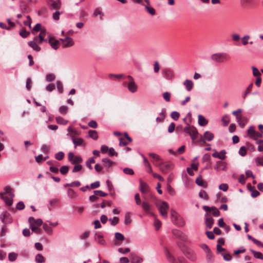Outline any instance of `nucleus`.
<instances>
[{
	"instance_id": "obj_21",
	"label": "nucleus",
	"mask_w": 263,
	"mask_h": 263,
	"mask_svg": "<svg viewBox=\"0 0 263 263\" xmlns=\"http://www.w3.org/2000/svg\"><path fill=\"white\" fill-rule=\"evenodd\" d=\"M95 239L96 241L103 246L106 245V241L103 238V235L100 233H96L95 234Z\"/></svg>"
},
{
	"instance_id": "obj_37",
	"label": "nucleus",
	"mask_w": 263,
	"mask_h": 263,
	"mask_svg": "<svg viewBox=\"0 0 263 263\" xmlns=\"http://www.w3.org/2000/svg\"><path fill=\"white\" fill-rule=\"evenodd\" d=\"M39 227L40 226L35 225H30V228L31 230L37 234H40L42 233V230L39 228Z\"/></svg>"
},
{
	"instance_id": "obj_61",
	"label": "nucleus",
	"mask_w": 263,
	"mask_h": 263,
	"mask_svg": "<svg viewBox=\"0 0 263 263\" xmlns=\"http://www.w3.org/2000/svg\"><path fill=\"white\" fill-rule=\"evenodd\" d=\"M123 172L127 175H132L134 174V171L130 168L126 167L123 169Z\"/></svg>"
},
{
	"instance_id": "obj_20",
	"label": "nucleus",
	"mask_w": 263,
	"mask_h": 263,
	"mask_svg": "<svg viewBox=\"0 0 263 263\" xmlns=\"http://www.w3.org/2000/svg\"><path fill=\"white\" fill-rule=\"evenodd\" d=\"M49 5L52 9H59L61 7V4L60 0H50Z\"/></svg>"
},
{
	"instance_id": "obj_47",
	"label": "nucleus",
	"mask_w": 263,
	"mask_h": 263,
	"mask_svg": "<svg viewBox=\"0 0 263 263\" xmlns=\"http://www.w3.org/2000/svg\"><path fill=\"white\" fill-rule=\"evenodd\" d=\"M74 166L72 169V172L73 173H76L80 171L82 168V166L80 164H74Z\"/></svg>"
},
{
	"instance_id": "obj_2",
	"label": "nucleus",
	"mask_w": 263,
	"mask_h": 263,
	"mask_svg": "<svg viewBox=\"0 0 263 263\" xmlns=\"http://www.w3.org/2000/svg\"><path fill=\"white\" fill-rule=\"evenodd\" d=\"M171 216L172 222L176 226L182 227L185 222L183 218L174 210H171Z\"/></svg>"
},
{
	"instance_id": "obj_8",
	"label": "nucleus",
	"mask_w": 263,
	"mask_h": 263,
	"mask_svg": "<svg viewBox=\"0 0 263 263\" xmlns=\"http://www.w3.org/2000/svg\"><path fill=\"white\" fill-rule=\"evenodd\" d=\"M162 74L164 78L167 80H172L174 78L173 71L168 68L163 69L162 70Z\"/></svg>"
},
{
	"instance_id": "obj_40",
	"label": "nucleus",
	"mask_w": 263,
	"mask_h": 263,
	"mask_svg": "<svg viewBox=\"0 0 263 263\" xmlns=\"http://www.w3.org/2000/svg\"><path fill=\"white\" fill-rule=\"evenodd\" d=\"M17 257V254L14 252H11L8 254V259L10 261H15Z\"/></svg>"
},
{
	"instance_id": "obj_1",
	"label": "nucleus",
	"mask_w": 263,
	"mask_h": 263,
	"mask_svg": "<svg viewBox=\"0 0 263 263\" xmlns=\"http://www.w3.org/2000/svg\"><path fill=\"white\" fill-rule=\"evenodd\" d=\"M161 215L164 218L168 217V204L164 201H160L156 204Z\"/></svg>"
},
{
	"instance_id": "obj_44",
	"label": "nucleus",
	"mask_w": 263,
	"mask_h": 263,
	"mask_svg": "<svg viewBox=\"0 0 263 263\" xmlns=\"http://www.w3.org/2000/svg\"><path fill=\"white\" fill-rule=\"evenodd\" d=\"M148 155L157 162H159L161 160L160 156L155 153H149Z\"/></svg>"
},
{
	"instance_id": "obj_17",
	"label": "nucleus",
	"mask_w": 263,
	"mask_h": 263,
	"mask_svg": "<svg viewBox=\"0 0 263 263\" xmlns=\"http://www.w3.org/2000/svg\"><path fill=\"white\" fill-rule=\"evenodd\" d=\"M28 222L30 225H35L41 226L43 223L41 219H35L33 217H30L28 218Z\"/></svg>"
},
{
	"instance_id": "obj_39",
	"label": "nucleus",
	"mask_w": 263,
	"mask_h": 263,
	"mask_svg": "<svg viewBox=\"0 0 263 263\" xmlns=\"http://www.w3.org/2000/svg\"><path fill=\"white\" fill-rule=\"evenodd\" d=\"M56 121L59 124L65 125L68 123V121L65 120L63 117L59 116L56 117Z\"/></svg>"
},
{
	"instance_id": "obj_30",
	"label": "nucleus",
	"mask_w": 263,
	"mask_h": 263,
	"mask_svg": "<svg viewBox=\"0 0 263 263\" xmlns=\"http://www.w3.org/2000/svg\"><path fill=\"white\" fill-rule=\"evenodd\" d=\"M67 196L69 198L73 199L76 198L78 195L77 193L72 189H68L67 190Z\"/></svg>"
},
{
	"instance_id": "obj_38",
	"label": "nucleus",
	"mask_w": 263,
	"mask_h": 263,
	"mask_svg": "<svg viewBox=\"0 0 263 263\" xmlns=\"http://www.w3.org/2000/svg\"><path fill=\"white\" fill-rule=\"evenodd\" d=\"M35 261L37 263H43L45 261L44 257L41 254H37L35 256Z\"/></svg>"
},
{
	"instance_id": "obj_5",
	"label": "nucleus",
	"mask_w": 263,
	"mask_h": 263,
	"mask_svg": "<svg viewBox=\"0 0 263 263\" xmlns=\"http://www.w3.org/2000/svg\"><path fill=\"white\" fill-rule=\"evenodd\" d=\"M135 199L136 201V203L137 205H141L143 209L146 212H149L151 210V205L147 202L143 201L141 202L139 195L138 194H136L135 195Z\"/></svg>"
},
{
	"instance_id": "obj_53",
	"label": "nucleus",
	"mask_w": 263,
	"mask_h": 263,
	"mask_svg": "<svg viewBox=\"0 0 263 263\" xmlns=\"http://www.w3.org/2000/svg\"><path fill=\"white\" fill-rule=\"evenodd\" d=\"M250 36L249 35H245L242 39V44L243 45H246L247 44L249 43V40L250 39Z\"/></svg>"
},
{
	"instance_id": "obj_51",
	"label": "nucleus",
	"mask_w": 263,
	"mask_h": 263,
	"mask_svg": "<svg viewBox=\"0 0 263 263\" xmlns=\"http://www.w3.org/2000/svg\"><path fill=\"white\" fill-rule=\"evenodd\" d=\"M64 153L62 152H59L55 154V158L58 160H61L64 158Z\"/></svg>"
},
{
	"instance_id": "obj_60",
	"label": "nucleus",
	"mask_w": 263,
	"mask_h": 263,
	"mask_svg": "<svg viewBox=\"0 0 263 263\" xmlns=\"http://www.w3.org/2000/svg\"><path fill=\"white\" fill-rule=\"evenodd\" d=\"M163 99L166 102L170 101L171 93L168 92H165L163 93Z\"/></svg>"
},
{
	"instance_id": "obj_46",
	"label": "nucleus",
	"mask_w": 263,
	"mask_h": 263,
	"mask_svg": "<svg viewBox=\"0 0 263 263\" xmlns=\"http://www.w3.org/2000/svg\"><path fill=\"white\" fill-rule=\"evenodd\" d=\"M55 79V76L54 74L50 73L47 74L46 76V81L47 82H52Z\"/></svg>"
},
{
	"instance_id": "obj_52",
	"label": "nucleus",
	"mask_w": 263,
	"mask_h": 263,
	"mask_svg": "<svg viewBox=\"0 0 263 263\" xmlns=\"http://www.w3.org/2000/svg\"><path fill=\"white\" fill-rule=\"evenodd\" d=\"M253 74L254 76L256 77H259L261 76V73L259 70L255 67H252Z\"/></svg>"
},
{
	"instance_id": "obj_59",
	"label": "nucleus",
	"mask_w": 263,
	"mask_h": 263,
	"mask_svg": "<svg viewBox=\"0 0 263 263\" xmlns=\"http://www.w3.org/2000/svg\"><path fill=\"white\" fill-rule=\"evenodd\" d=\"M115 238L118 240H123L124 239V236L123 234L119 232H117L115 234Z\"/></svg>"
},
{
	"instance_id": "obj_63",
	"label": "nucleus",
	"mask_w": 263,
	"mask_h": 263,
	"mask_svg": "<svg viewBox=\"0 0 263 263\" xmlns=\"http://www.w3.org/2000/svg\"><path fill=\"white\" fill-rule=\"evenodd\" d=\"M255 162L257 165L263 166V157L256 158L255 159Z\"/></svg>"
},
{
	"instance_id": "obj_25",
	"label": "nucleus",
	"mask_w": 263,
	"mask_h": 263,
	"mask_svg": "<svg viewBox=\"0 0 263 263\" xmlns=\"http://www.w3.org/2000/svg\"><path fill=\"white\" fill-rule=\"evenodd\" d=\"M196 184L200 186H202L204 188L207 187V183L203 181L201 175H199L196 179L195 181Z\"/></svg>"
},
{
	"instance_id": "obj_49",
	"label": "nucleus",
	"mask_w": 263,
	"mask_h": 263,
	"mask_svg": "<svg viewBox=\"0 0 263 263\" xmlns=\"http://www.w3.org/2000/svg\"><path fill=\"white\" fill-rule=\"evenodd\" d=\"M69 170V167L67 165H63L60 168L61 173L64 175L67 173Z\"/></svg>"
},
{
	"instance_id": "obj_58",
	"label": "nucleus",
	"mask_w": 263,
	"mask_h": 263,
	"mask_svg": "<svg viewBox=\"0 0 263 263\" xmlns=\"http://www.w3.org/2000/svg\"><path fill=\"white\" fill-rule=\"evenodd\" d=\"M68 107L65 105L60 106L59 108V111L61 114H65L68 111Z\"/></svg>"
},
{
	"instance_id": "obj_50",
	"label": "nucleus",
	"mask_w": 263,
	"mask_h": 263,
	"mask_svg": "<svg viewBox=\"0 0 263 263\" xmlns=\"http://www.w3.org/2000/svg\"><path fill=\"white\" fill-rule=\"evenodd\" d=\"M57 88L60 93H62L63 91V87L62 83L61 81H58L57 82Z\"/></svg>"
},
{
	"instance_id": "obj_7",
	"label": "nucleus",
	"mask_w": 263,
	"mask_h": 263,
	"mask_svg": "<svg viewBox=\"0 0 263 263\" xmlns=\"http://www.w3.org/2000/svg\"><path fill=\"white\" fill-rule=\"evenodd\" d=\"M248 136L250 138L257 140L258 138L261 137L262 135L254 130V127L251 126L247 130Z\"/></svg>"
},
{
	"instance_id": "obj_43",
	"label": "nucleus",
	"mask_w": 263,
	"mask_h": 263,
	"mask_svg": "<svg viewBox=\"0 0 263 263\" xmlns=\"http://www.w3.org/2000/svg\"><path fill=\"white\" fill-rule=\"evenodd\" d=\"M251 252L253 254L254 256L258 259H262L263 254L259 252L255 251L254 250H251Z\"/></svg>"
},
{
	"instance_id": "obj_29",
	"label": "nucleus",
	"mask_w": 263,
	"mask_h": 263,
	"mask_svg": "<svg viewBox=\"0 0 263 263\" xmlns=\"http://www.w3.org/2000/svg\"><path fill=\"white\" fill-rule=\"evenodd\" d=\"M140 190L143 193H146L148 192V186L146 183L140 181Z\"/></svg>"
},
{
	"instance_id": "obj_13",
	"label": "nucleus",
	"mask_w": 263,
	"mask_h": 263,
	"mask_svg": "<svg viewBox=\"0 0 263 263\" xmlns=\"http://www.w3.org/2000/svg\"><path fill=\"white\" fill-rule=\"evenodd\" d=\"M164 253L167 258V259L170 263H178V261L175 257L171 254L170 251L167 248L164 250Z\"/></svg>"
},
{
	"instance_id": "obj_4",
	"label": "nucleus",
	"mask_w": 263,
	"mask_h": 263,
	"mask_svg": "<svg viewBox=\"0 0 263 263\" xmlns=\"http://www.w3.org/2000/svg\"><path fill=\"white\" fill-rule=\"evenodd\" d=\"M211 59L214 62L222 63L228 60V54L224 52H218L213 54Z\"/></svg>"
},
{
	"instance_id": "obj_16",
	"label": "nucleus",
	"mask_w": 263,
	"mask_h": 263,
	"mask_svg": "<svg viewBox=\"0 0 263 263\" xmlns=\"http://www.w3.org/2000/svg\"><path fill=\"white\" fill-rule=\"evenodd\" d=\"M214 168L217 171H219L220 170L224 171L226 169V164L222 161H218L216 162Z\"/></svg>"
},
{
	"instance_id": "obj_19",
	"label": "nucleus",
	"mask_w": 263,
	"mask_h": 263,
	"mask_svg": "<svg viewBox=\"0 0 263 263\" xmlns=\"http://www.w3.org/2000/svg\"><path fill=\"white\" fill-rule=\"evenodd\" d=\"M214 222V219L208 216V214L205 215V225L207 228L211 229Z\"/></svg>"
},
{
	"instance_id": "obj_31",
	"label": "nucleus",
	"mask_w": 263,
	"mask_h": 263,
	"mask_svg": "<svg viewBox=\"0 0 263 263\" xmlns=\"http://www.w3.org/2000/svg\"><path fill=\"white\" fill-rule=\"evenodd\" d=\"M102 161L103 163V166L107 168L110 167L113 164V162L107 158H103Z\"/></svg>"
},
{
	"instance_id": "obj_36",
	"label": "nucleus",
	"mask_w": 263,
	"mask_h": 263,
	"mask_svg": "<svg viewBox=\"0 0 263 263\" xmlns=\"http://www.w3.org/2000/svg\"><path fill=\"white\" fill-rule=\"evenodd\" d=\"M81 185V182L79 181H74L73 182H71L69 183H66L64 185L65 187L69 186V187H79Z\"/></svg>"
},
{
	"instance_id": "obj_24",
	"label": "nucleus",
	"mask_w": 263,
	"mask_h": 263,
	"mask_svg": "<svg viewBox=\"0 0 263 263\" xmlns=\"http://www.w3.org/2000/svg\"><path fill=\"white\" fill-rule=\"evenodd\" d=\"M205 249L206 251V260L209 263H212L213 261V255L210 251V249L208 246L204 245Z\"/></svg>"
},
{
	"instance_id": "obj_55",
	"label": "nucleus",
	"mask_w": 263,
	"mask_h": 263,
	"mask_svg": "<svg viewBox=\"0 0 263 263\" xmlns=\"http://www.w3.org/2000/svg\"><path fill=\"white\" fill-rule=\"evenodd\" d=\"M94 194L97 196H99L100 197H105L107 196V194L103 192L101 190H96L94 191Z\"/></svg>"
},
{
	"instance_id": "obj_11",
	"label": "nucleus",
	"mask_w": 263,
	"mask_h": 263,
	"mask_svg": "<svg viewBox=\"0 0 263 263\" xmlns=\"http://www.w3.org/2000/svg\"><path fill=\"white\" fill-rule=\"evenodd\" d=\"M184 132L185 133L188 134L190 136H191L192 135H193L194 134H198V133L197 129L195 127L193 126H191L190 125H187V126L184 127Z\"/></svg>"
},
{
	"instance_id": "obj_6",
	"label": "nucleus",
	"mask_w": 263,
	"mask_h": 263,
	"mask_svg": "<svg viewBox=\"0 0 263 263\" xmlns=\"http://www.w3.org/2000/svg\"><path fill=\"white\" fill-rule=\"evenodd\" d=\"M127 78L129 80L127 84L128 90L132 93L136 92L138 90V85L135 82L134 78L130 76H127Z\"/></svg>"
},
{
	"instance_id": "obj_34",
	"label": "nucleus",
	"mask_w": 263,
	"mask_h": 263,
	"mask_svg": "<svg viewBox=\"0 0 263 263\" xmlns=\"http://www.w3.org/2000/svg\"><path fill=\"white\" fill-rule=\"evenodd\" d=\"M214 137L213 134L209 131L205 132L204 134V137L208 141H212Z\"/></svg>"
},
{
	"instance_id": "obj_56",
	"label": "nucleus",
	"mask_w": 263,
	"mask_h": 263,
	"mask_svg": "<svg viewBox=\"0 0 263 263\" xmlns=\"http://www.w3.org/2000/svg\"><path fill=\"white\" fill-rule=\"evenodd\" d=\"M253 84H250L246 90L245 93L243 96V99H245L247 96L251 92L253 87Z\"/></svg>"
},
{
	"instance_id": "obj_54",
	"label": "nucleus",
	"mask_w": 263,
	"mask_h": 263,
	"mask_svg": "<svg viewBox=\"0 0 263 263\" xmlns=\"http://www.w3.org/2000/svg\"><path fill=\"white\" fill-rule=\"evenodd\" d=\"M160 70V66L158 61L155 62L154 64V71L155 73H158Z\"/></svg>"
},
{
	"instance_id": "obj_26",
	"label": "nucleus",
	"mask_w": 263,
	"mask_h": 263,
	"mask_svg": "<svg viewBox=\"0 0 263 263\" xmlns=\"http://www.w3.org/2000/svg\"><path fill=\"white\" fill-rule=\"evenodd\" d=\"M28 45L36 51H39L41 50L40 47L34 41H31L28 43Z\"/></svg>"
},
{
	"instance_id": "obj_12",
	"label": "nucleus",
	"mask_w": 263,
	"mask_h": 263,
	"mask_svg": "<svg viewBox=\"0 0 263 263\" xmlns=\"http://www.w3.org/2000/svg\"><path fill=\"white\" fill-rule=\"evenodd\" d=\"M129 257L131 263H142L143 261L142 258L135 253H131Z\"/></svg>"
},
{
	"instance_id": "obj_10",
	"label": "nucleus",
	"mask_w": 263,
	"mask_h": 263,
	"mask_svg": "<svg viewBox=\"0 0 263 263\" xmlns=\"http://www.w3.org/2000/svg\"><path fill=\"white\" fill-rule=\"evenodd\" d=\"M70 137L74 144V147L76 148L78 146L83 145L84 144L83 140L78 137H74L73 135H70Z\"/></svg>"
},
{
	"instance_id": "obj_14",
	"label": "nucleus",
	"mask_w": 263,
	"mask_h": 263,
	"mask_svg": "<svg viewBox=\"0 0 263 263\" xmlns=\"http://www.w3.org/2000/svg\"><path fill=\"white\" fill-rule=\"evenodd\" d=\"M50 45L54 50L58 49L59 46V41L54 39L53 37H50L48 40Z\"/></svg>"
},
{
	"instance_id": "obj_23",
	"label": "nucleus",
	"mask_w": 263,
	"mask_h": 263,
	"mask_svg": "<svg viewBox=\"0 0 263 263\" xmlns=\"http://www.w3.org/2000/svg\"><path fill=\"white\" fill-rule=\"evenodd\" d=\"M236 120L239 125L241 127H243L247 122V119L241 116H236Z\"/></svg>"
},
{
	"instance_id": "obj_22",
	"label": "nucleus",
	"mask_w": 263,
	"mask_h": 263,
	"mask_svg": "<svg viewBox=\"0 0 263 263\" xmlns=\"http://www.w3.org/2000/svg\"><path fill=\"white\" fill-rule=\"evenodd\" d=\"M183 84L187 91H190L193 89L194 85L193 82L191 80L188 79L185 80Z\"/></svg>"
},
{
	"instance_id": "obj_9",
	"label": "nucleus",
	"mask_w": 263,
	"mask_h": 263,
	"mask_svg": "<svg viewBox=\"0 0 263 263\" xmlns=\"http://www.w3.org/2000/svg\"><path fill=\"white\" fill-rule=\"evenodd\" d=\"M0 219L4 224L10 223L12 222L9 214L7 212H4L0 215Z\"/></svg>"
},
{
	"instance_id": "obj_41",
	"label": "nucleus",
	"mask_w": 263,
	"mask_h": 263,
	"mask_svg": "<svg viewBox=\"0 0 263 263\" xmlns=\"http://www.w3.org/2000/svg\"><path fill=\"white\" fill-rule=\"evenodd\" d=\"M199 196L200 198H201L204 200H208L209 199V197H208V194L203 190L200 191V192L199 193Z\"/></svg>"
},
{
	"instance_id": "obj_57",
	"label": "nucleus",
	"mask_w": 263,
	"mask_h": 263,
	"mask_svg": "<svg viewBox=\"0 0 263 263\" xmlns=\"http://www.w3.org/2000/svg\"><path fill=\"white\" fill-rule=\"evenodd\" d=\"M180 116V114L177 111H173L171 114V117L172 119H173L175 120H177Z\"/></svg>"
},
{
	"instance_id": "obj_28",
	"label": "nucleus",
	"mask_w": 263,
	"mask_h": 263,
	"mask_svg": "<svg viewBox=\"0 0 263 263\" xmlns=\"http://www.w3.org/2000/svg\"><path fill=\"white\" fill-rule=\"evenodd\" d=\"M198 124L199 125L204 126L208 124V121L205 119V118L203 116L199 115H198Z\"/></svg>"
},
{
	"instance_id": "obj_15",
	"label": "nucleus",
	"mask_w": 263,
	"mask_h": 263,
	"mask_svg": "<svg viewBox=\"0 0 263 263\" xmlns=\"http://www.w3.org/2000/svg\"><path fill=\"white\" fill-rule=\"evenodd\" d=\"M215 152L212 154V156L214 158H218L219 159L224 160L226 158V151L221 150L220 153H218L216 150H214Z\"/></svg>"
},
{
	"instance_id": "obj_48",
	"label": "nucleus",
	"mask_w": 263,
	"mask_h": 263,
	"mask_svg": "<svg viewBox=\"0 0 263 263\" xmlns=\"http://www.w3.org/2000/svg\"><path fill=\"white\" fill-rule=\"evenodd\" d=\"M222 121L223 122V126H227L230 122V119L229 116H224L222 118Z\"/></svg>"
},
{
	"instance_id": "obj_35",
	"label": "nucleus",
	"mask_w": 263,
	"mask_h": 263,
	"mask_svg": "<svg viewBox=\"0 0 263 263\" xmlns=\"http://www.w3.org/2000/svg\"><path fill=\"white\" fill-rule=\"evenodd\" d=\"M93 15L95 17H97L98 16V15H99L100 16V18L101 20L103 18V16L104 15V13L103 12H102L100 8H96L95 10H94V12H93Z\"/></svg>"
},
{
	"instance_id": "obj_45",
	"label": "nucleus",
	"mask_w": 263,
	"mask_h": 263,
	"mask_svg": "<svg viewBox=\"0 0 263 263\" xmlns=\"http://www.w3.org/2000/svg\"><path fill=\"white\" fill-rule=\"evenodd\" d=\"M83 161L82 158L80 156H74L73 160L72 161V164H79Z\"/></svg>"
},
{
	"instance_id": "obj_18",
	"label": "nucleus",
	"mask_w": 263,
	"mask_h": 263,
	"mask_svg": "<svg viewBox=\"0 0 263 263\" xmlns=\"http://www.w3.org/2000/svg\"><path fill=\"white\" fill-rule=\"evenodd\" d=\"M65 43H63L62 46L64 48H68L74 45V41L72 39L67 36L65 37Z\"/></svg>"
},
{
	"instance_id": "obj_64",
	"label": "nucleus",
	"mask_w": 263,
	"mask_h": 263,
	"mask_svg": "<svg viewBox=\"0 0 263 263\" xmlns=\"http://www.w3.org/2000/svg\"><path fill=\"white\" fill-rule=\"evenodd\" d=\"M257 143L259 144L258 146V151L259 152H262L263 151V141L261 140H259L257 142Z\"/></svg>"
},
{
	"instance_id": "obj_3",
	"label": "nucleus",
	"mask_w": 263,
	"mask_h": 263,
	"mask_svg": "<svg viewBox=\"0 0 263 263\" xmlns=\"http://www.w3.org/2000/svg\"><path fill=\"white\" fill-rule=\"evenodd\" d=\"M155 165L164 174L167 173L174 168L173 163L170 161L165 163L161 162L160 163H155Z\"/></svg>"
},
{
	"instance_id": "obj_32",
	"label": "nucleus",
	"mask_w": 263,
	"mask_h": 263,
	"mask_svg": "<svg viewBox=\"0 0 263 263\" xmlns=\"http://www.w3.org/2000/svg\"><path fill=\"white\" fill-rule=\"evenodd\" d=\"M43 228L44 230L46 232V233L48 235H51L53 233V230L50 225L48 224L47 223H44L43 226Z\"/></svg>"
},
{
	"instance_id": "obj_33",
	"label": "nucleus",
	"mask_w": 263,
	"mask_h": 263,
	"mask_svg": "<svg viewBox=\"0 0 263 263\" xmlns=\"http://www.w3.org/2000/svg\"><path fill=\"white\" fill-rule=\"evenodd\" d=\"M166 110L165 108H163L162 109V111L159 114V116L158 117H157L156 119L157 122H161L162 121H163L164 119H165V112Z\"/></svg>"
},
{
	"instance_id": "obj_62",
	"label": "nucleus",
	"mask_w": 263,
	"mask_h": 263,
	"mask_svg": "<svg viewBox=\"0 0 263 263\" xmlns=\"http://www.w3.org/2000/svg\"><path fill=\"white\" fill-rule=\"evenodd\" d=\"M239 154L241 156H245L247 154L246 148L245 146H241L239 150Z\"/></svg>"
},
{
	"instance_id": "obj_27",
	"label": "nucleus",
	"mask_w": 263,
	"mask_h": 263,
	"mask_svg": "<svg viewBox=\"0 0 263 263\" xmlns=\"http://www.w3.org/2000/svg\"><path fill=\"white\" fill-rule=\"evenodd\" d=\"M0 196L1 197L2 199H3V200L5 201V202L8 205L10 206L12 204V203H13L12 198H13V195H12L11 197H10V196L4 197L3 195H2V196Z\"/></svg>"
},
{
	"instance_id": "obj_42",
	"label": "nucleus",
	"mask_w": 263,
	"mask_h": 263,
	"mask_svg": "<svg viewBox=\"0 0 263 263\" xmlns=\"http://www.w3.org/2000/svg\"><path fill=\"white\" fill-rule=\"evenodd\" d=\"M89 137L93 140H97L98 139V134L96 130H90L89 131Z\"/></svg>"
}]
</instances>
